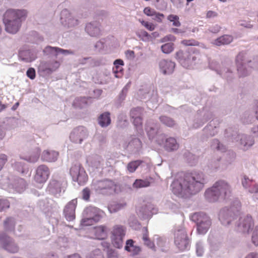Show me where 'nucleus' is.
<instances>
[{"label":"nucleus","instance_id":"obj_1","mask_svg":"<svg viewBox=\"0 0 258 258\" xmlns=\"http://www.w3.org/2000/svg\"><path fill=\"white\" fill-rule=\"evenodd\" d=\"M207 183L205 174L195 171L184 176H178L171 184L172 192L181 198H187L200 192Z\"/></svg>","mask_w":258,"mask_h":258},{"label":"nucleus","instance_id":"obj_2","mask_svg":"<svg viewBox=\"0 0 258 258\" xmlns=\"http://www.w3.org/2000/svg\"><path fill=\"white\" fill-rule=\"evenodd\" d=\"M28 14L25 9H9L4 15L3 22L6 31L11 34L16 33Z\"/></svg>","mask_w":258,"mask_h":258},{"label":"nucleus","instance_id":"obj_3","mask_svg":"<svg viewBox=\"0 0 258 258\" xmlns=\"http://www.w3.org/2000/svg\"><path fill=\"white\" fill-rule=\"evenodd\" d=\"M145 130L150 140H154L160 146L164 145L166 150L172 151L178 149L179 144L175 138H166L164 135L157 134V127L155 124L149 122L146 125Z\"/></svg>","mask_w":258,"mask_h":258},{"label":"nucleus","instance_id":"obj_4","mask_svg":"<svg viewBox=\"0 0 258 258\" xmlns=\"http://www.w3.org/2000/svg\"><path fill=\"white\" fill-rule=\"evenodd\" d=\"M231 193V188L229 184L225 180L216 182L210 188L205 192L206 199L210 202H214L220 199L228 198Z\"/></svg>","mask_w":258,"mask_h":258},{"label":"nucleus","instance_id":"obj_5","mask_svg":"<svg viewBox=\"0 0 258 258\" xmlns=\"http://www.w3.org/2000/svg\"><path fill=\"white\" fill-rule=\"evenodd\" d=\"M240 208V203L236 201L234 205L229 209L224 208L220 210L219 219L224 226H229L237 218Z\"/></svg>","mask_w":258,"mask_h":258},{"label":"nucleus","instance_id":"obj_6","mask_svg":"<svg viewBox=\"0 0 258 258\" xmlns=\"http://www.w3.org/2000/svg\"><path fill=\"white\" fill-rule=\"evenodd\" d=\"M105 213L101 210L92 206L86 208L83 212L84 218L81 221V225L88 226L97 222L105 216Z\"/></svg>","mask_w":258,"mask_h":258},{"label":"nucleus","instance_id":"obj_7","mask_svg":"<svg viewBox=\"0 0 258 258\" xmlns=\"http://www.w3.org/2000/svg\"><path fill=\"white\" fill-rule=\"evenodd\" d=\"M174 240L175 245L180 250L184 251L189 249V239L186 230L182 225L175 227Z\"/></svg>","mask_w":258,"mask_h":258},{"label":"nucleus","instance_id":"obj_8","mask_svg":"<svg viewBox=\"0 0 258 258\" xmlns=\"http://www.w3.org/2000/svg\"><path fill=\"white\" fill-rule=\"evenodd\" d=\"M92 187L99 194L109 195L116 192L117 185L111 180L105 179L93 182Z\"/></svg>","mask_w":258,"mask_h":258},{"label":"nucleus","instance_id":"obj_9","mask_svg":"<svg viewBox=\"0 0 258 258\" xmlns=\"http://www.w3.org/2000/svg\"><path fill=\"white\" fill-rule=\"evenodd\" d=\"M190 219L197 223V231L199 234H205L211 226L210 218L204 213H195L191 215Z\"/></svg>","mask_w":258,"mask_h":258},{"label":"nucleus","instance_id":"obj_10","mask_svg":"<svg viewBox=\"0 0 258 258\" xmlns=\"http://www.w3.org/2000/svg\"><path fill=\"white\" fill-rule=\"evenodd\" d=\"M176 58L184 68L189 69L197 63L199 55L188 51H179L176 53Z\"/></svg>","mask_w":258,"mask_h":258},{"label":"nucleus","instance_id":"obj_11","mask_svg":"<svg viewBox=\"0 0 258 258\" xmlns=\"http://www.w3.org/2000/svg\"><path fill=\"white\" fill-rule=\"evenodd\" d=\"M70 174L74 181L79 184H85L88 180V175L83 167L79 163L73 164L70 169Z\"/></svg>","mask_w":258,"mask_h":258},{"label":"nucleus","instance_id":"obj_12","mask_svg":"<svg viewBox=\"0 0 258 258\" xmlns=\"http://www.w3.org/2000/svg\"><path fill=\"white\" fill-rule=\"evenodd\" d=\"M125 235V228L121 225H116L112 227L111 238L113 245L120 248L123 245V240Z\"/></svg>","mask_w":258,"mask_h":258},{"label":"nucleus","instance_id":"obj_13","mask_svg":"<svg viewBox=\"0 0 258 258\" xmlns=\"http://www.w3.org/2000/svg\"><path fill=\"white\" fill-rule=\"evenodd\" d=\"M88 136V132L87 128L83 126H79L71 131L69 138L72 143L81 144Z\"/></svg>","mask_w":258,"mask_h":258},{"label":"nucleus","instance_id":"obj_14","mask_svg":"<svg viewBox=\"0 0 258 258\" xmlns=\"http://www.w3.org/2000/svg\"><path fill=\"white\" fill-rule=\"evenodd\" d=\"M254 226L251 216H245L239 218L236 224V230L241 233L248 234Z\"/></svg>","mask_w":258,"mask_h":258},{"label":"nucleus","instance_id":"obj_15","mask_svg":"<svg viewBox=\"0 0 258 258\" xmlns=\"http://www.w3.org/2000/svg\"><path fill=\"white\" fill-rule=\"evenodd\" d=\"M233 142L237 143L240 148L244 151L249 149L254 143L253 138L250 136L241 134L233 135Z\"/></svg>","mask_w":258,"mask_h":258},{"label":"nucleus","instance_id":"obj_16","mask_svg":"<svg viewBox=\"0 0 258 258\" xmlns=\"http://www.w3.org/2000/svg\"><path fill=\"white\" fill-rule=\"evenodd\" d=\"M49 175L50 170L49 168L45 165H40L35 169L33 177L34 181L37 183H44L48 179Z\"/></svg>","mask_w":258,"mask_h":258},{"label":"nucleus","instance_id":"obj_17","mask_svg":"<svg viewBox=\"0 0 258 258\" xmlns=\"http://www.w3.org/2000/svg\"><path fill=\"white\" fill-rule=\"evenodd\" d=\"M142 109L140 107L133 109L131 111L130 115L131 118L133 119V123L136 127L137 132L140 135H142L144 134V131L142 126Z\"/></svg>","mask_w":258,"mask_h":258},{"label":"nucleus","instance_id":"obj_18","mask_svg":"<svg viewBox=\"0 0 258 258\" xmlns=\"http://www.w3.org/2000/svg\"><path fill=\"white\" fill-rule=\"evenodd\" d=\"M0 243L2 247L7 252L15 253L19 250L18 243L10 237H2L0 235Z\"/></svg>","mask_w":258,"mask_h":258},{"label":"nucleus","instance_id":"obj_19","mask_svg":"<svg viewBox=\"0 0 258 258\" xmlns=\"http://www.w3.org/2000/svg\"><path fill=\"white\" fill-rule=\"evenodd\" d=\"M213 114L210 111L204 109L199 111L193 121L192 127L198 128L201 127L206 122L211 118Z\"/></svg>","mask_w":258,"mask_h":258},{"label":"nucleus","instance_id":"obj_20","mask_svg":"<svg viewBox=\"0 0 258 258\" xmlns=\"http://www.w3.org/2000/svg\"><path fill=\"white\" fill-rule=\"evenodd\" d=\"M249 63H250V61L247 62L243 59V54L239 53L237 56L236 64L239 77H244L249 74L250 69L248 64Z\"/></svg>","mask_w":258,"mask_h":258},{"label":"nucleus","instance_id":"obj_21","mask_svg":"<svg viewBox=\"0 0 258 258\" xmlns=\"http://www.w3.org/2000/svg\"><path fill=\"white\" fill-rule=\"evenodd\" d=\"M60 22L65 27H71L78 24V21L75 19L67 9L63 10L60 13Z\"/></svg>","mask_w":258,"mask_h":258},{"label":"nucleus","instance_id":"obj_22","mask_svg":"<svg viewBox=\"0 0 258 258\" xmlns=\"http://www.w3.org/2000/svg\"><path fill=\"white\" fill-rule=\"evenodd\" d=\"M43 53L46 55L50 57L55 56L59 58H60V55H68L72 53V52L69 50H65L57 47H52L50 46H46L43 50Z\"/></svg>","mask_w":258,"mask_h":258},{"label":"nucleus","instance_id":"obj_23","mask_svg":"<svg viewBox=\"0 0 258 258\" xmlns=\"http://www.w3.org/2000/svg\"><path fill=\"white\" fill-rule=\"evenodd\" d=\"M77 205V200L73 199L65 206L63 213L66 219L68 221H72L75 219V210Z\"/></svg>","mask_w":258,"mask_h":258},{"label":"nucleus","instance_id":"obj_24","mask_svg":"<svg viewBox=\"0 0 258 258\" xmlns=\"http://www.w3.org/2000/svg\"><path fill=\"white\" fill-rule=\"evenodd\" d=\"M64 181H58L55 179L52 180L48 186V191L56 197L59 196L62 190L63 189Z\"/></svg>","mask_w":258,"mask_h":258},{"label":"nucleus","instance_id":"obj_25","mask_svg":"<svg viewBox=\"0 0 258 258\" xmlns=\"http://www.w3.org/2000/svg\"><path fill=\"white\" fill-rule=\"evenodd\" d=\"M159 67L160 71L162 74L169 75L173 72L175 64L170 60L162 59L159 62Z\"/></svg>","mask_w":258,"mask_h":258},{"label":"nucleus","instance_id":"obj_26","mask_svg":"<svg viewBox=\"0 0 258 258\" xmlns=\"http://www.w3.org/2000/svg\"><path fill=\"white\" fill-rule=\"evenodd\" d=\"M59 153L51 149H47L42 152L41 155V159L46 162H54L58 157Z\"/></svg>","mask_w":258,"mask_h":258},{"label":"nucleus","instance_id":"obj_27","mask_svg":"<svg viewBox=\"0 0 258 258\" xmlns=\"http://www.w3.org/2000/svg\"><path fill=\"white\" fill-rule=\"evenodd\" d=\"M26 187V183L25 180L23 178H18L13 184L9 185V190L10 192L21 193L25 190Z\"/></svg>","mask_w":258,"mask_h":258},{"label":"nucleus","instance_id":"obj_28","mask_svg":"<svg viewBox=\"0 0 258 258\" xmlns=\"http://www.w3.org/2000/svg\"><path fill=\"white\" fill-rule=\"evenodd\" d=\"M87 162L89 164L90 171L95 172L96 170L99 171L102 168L101 158L98 155L89 157L87 159Z\"/></svg>","mask_w":258,"mask_h":258},{"label":"nucleus","instance_id":"obj_29","mask_svg":"<svg viewBox=\"0 0 258 258\" xmlns=\"http://www.w3.org/2000/svg\"><path fill=\"white\" fill-rule=\"evenodd\" d=\"M20 59L26 62H30L37 58L36 53L34 51L30 50L21 49L19 53Z\"/></svg>","mask_w":258,"mask_h":258},{"label":"nucleus","instance_id":"obj_30","mask_svg":"<svg viewBox=\"0 0 258 258\" xmlns=\"http://www.w3.org/2000/svg\"><path fill=\"white\" fill-rule=\"evenodd\" d=\"M86 32L91 36L97 37L100 34V24L98 22L94 21L86 25Z\"/></svg>","mask_w":258,"mask_h":258},{"label":"nucleus","instance_id":"obj_31","mask_svg":"<svg viewBox=\"0 0 258 258\" xmlns=\"http://www.w3.org/2000/svg\"><path fill=\"white\" fill-rule=\"evenodd\" d=\"M220 122L218 119H214L209 122L208 125L204 128V132L210 136H213L217 133V128Z\"/></svg>","mask_w":258,"mask_h":258},{"label":"nucleus","instance_id":"obj_32","mask_svg":"<svg viewBox=\"0 0 258 258\" xmlns=\"http://www.w3.org/2000/svg\"><path fill=\"white\" fill-rule=\"evenodd\" d=\"M107 228L105 226L101 225L95 227L92 233L95 238L98 239H104L107 236Z\"/></svg>","mask_w":258,"mask_h":258},{"label":"nucleus","instance_id":"obj_33","mask_svg":"<svg viewBox=\"0 0 258 258\" xmlns=\"http://www.w3.org/2000/svg\"><path fill=\"white\" fill-rule=\"evenodd\" d=\"M12 166L15 170L23 175L27 174L29 171L27 165L24 162L20 160L12 161Z\"/></svg>","mask_w":258,"mask_h":258},{"label":"nucleus","instance_id":"obj_34","mask_svg":"<svg viewBox=\"0 0 258 258\" xmlns=\"http://www.w3.org/2000/svg\"><path fill=\"white\" fill-rule=\"evenodd\" d=\"M135 242L132 239L127 240L125 246V250L130 252L132 255H136L141 251V247L134 244Z\"/></svg>","mask_w":258,"mask_h":258},{"label":"nucleus","instance_id":"obj_35","mask_svg":"<svg viewBox=\"0 0 258 258\" xmlns=\"http://www.w3.org/2000/svg\"><path fill=\"white\" fill-rule=\"evenodd\" d=\"M233 37L229 35H224L212 41V44L217 46L227 45L233 41Z\"/></svg>","mask_w":258,"mask_h":258},{"label":"nucleus","instance_id":"obj_36","mask_svg":"<svg viewBox=\"0 0 258 258\" xmlns=\"http://www.w3.org/2000/svg\"><path fill=\"white\" fill-rule=\"evenodd\" d=\"M143 237L142 239L144 241V243L148 247L151 249L152 250L155 251L156 250V246L153 242L151 241L148 237V230L147 227H144L143 228Z\"/></svg>","mask_w":258,"mask_h":258},{"label":"nucleus","instance_id":"obj_37","mask_svg":"<svg viewBox=\"0 0 258 258\" xmlns=\"http://www.w3.org/2000/svg\"><path fill=\"white\" fill-rule=\"evenodd\" d=\"M40 150L39 148H36L29 155L26 156L25 158H21L30 163L36 162L39 158Z\"/></svg>","mask_w":258,"mask_h":258},{"label":"nucleus","instance_id":"obj_38","mask_svg":"<svg viewBox=\"0 0 258 258\" xmlns=\"http://www.w3.org/2000/svg\"><path fill=\"white\" fill-rule=\"evenodd\" d=\"M154 240L156 242L157 246L160 249L163 251L166 250V248L168 244L166 238L161 237L159 235H155Z\"/></svg>","mask_w":258,"mask_h":258},{"label":"nucleus","instance_id":"obj_39","mask_svg":"<svg viewBox=\"0 0 258 258\" xmlns=\"http://www.w3.org/2000/svg\"><path fill=\"white\" fill-rule=\"evenodd\" d=\"M150 181L148 179H137L133 183L132 187L134 189L145 188L149 187L150 185Z\"/></svg>","mask_w":258,"mask_h":258},{"label":"nucleus","instance_id":"obj_40","mask_svg":"<svg viewBox=\"0 0 258 258\" xmlns=\"http://www.w3.org/2000/svg\"><path fill=\"white\" fill-rule=\"evenodd\" d=\"M111 122L110 114L108 112H105L99 116L98 123L102 127H106Z\"/></svg>","mask_w":258,"mask_h":258},{"label":"nucleus","instance_id":"obj_41","mask_svg":"<svg viewBox=\"0 0 258 258\" xmlns=\"http://www.w3.org/2000/svg\"><path fill=\"white\" fill-rule=\"evenodd\" d=\"M89 98L86 97H77L75 98L73 103V105L75 108H82L86 106L88 103Z\"/></svg>","mask_w":258,"mask_h":258},{"label":"nucleus","instance_id":"obj_42","mask_svg":"<svg viewBox=\"0 0 258 258\" xmlns=\"http://www.w3.org/2000/svg\"><path fill=\"white\" fill-rule=\"evenodd\" d=\"M59 66L60 63L58 61H53L46 63L44 70L48 73H52L55 71L59 68Z\"/></svg>","mask_w":258,"mask_h":258},{"label":"nucleus","instance_id":"obj_43","mask_svg":"<svg viewBox=\"0 0 258 258\" xmlns=\"http://www.w3.org/2000/svg\"><path fill=\"white\" fill-rule=\"evenodd\" d=\"M15 222L13 218H8L4 221V229L8 232L13 231Z\"/></svg>","mask_w":258,"mask_h":258},{"label":"nucleus","instance_id":"obj_44","mask_svg":"<svg viewBox=\"0 0 258 258\" xmlns=\"http://www.w3.org/2000/svg\"><path fill=\"white\" fill-rule=\"evenodd\" d=\"M125 206L126 204L124 203L111 204L108 207V210L110 213H116L123 209Z\"/></svg>","mask_w":258,"mask_h":258},{"label":"nucleus","instance_id":"obj_45","mask_svg":"<svg viewBox=\"0 0 258 258\" xmlns=\"http://www.w3.org/2000/svg\"><path fill=\"white\" fill-rule=\"evenodd\" d=\"M142 147V143L139 139L133 138L130 141L127 147L131 149L135 148L139 149Z\"/></svg>","mask_w":258,"mask_h":258},{"label":"nucleus","instance_id":"obj_46","mask_svg":"<svg viewBox=\"0 0 258 258\" xmlns=\"http://www.w3.org/2000/svg\"><path fill=\"white\" fill-rule=\"evenodd\" d=\"M142 163V161L141 160H136L130 162L126 167L127 171L130 173L134 172Z\"/></svg>","mask_w":258,"mask_h":258},{"label":"nucleus","instance_id":"obj_47","mask_svg":"<svg viewBox=\"0 0 258 258\" xmlns=\"http://www.w3.org/2000/svg\"><path fill=\"white\" fill-rule=\"evenodd\" d=\"M114 67L113 68L114 74H121L122 73V66L123 65V61L121 59H116L114 61Z\"/></svg>","mask_w":258,"mask_h":258},{"label":"nucleus","instance_id":"obj_48","mask_svg":"<svg viewBox=\"0 0 258 258\" xmlns=\"http://www.w3.org/2000/svg\"><path fill=\"white\" fill-rule=\"evenodd\" d=\"M161 49L163 53L169 54L174 50V44L172 42L166 43L161 46Z\"/></svg>","mask_w":258,"mask_h":258},{"label":"nucleus","instance_id":"obj_49","mask_svg":"<svg viewBox=\"0 0 258 258\" xmlns=\"http://www.w3.org/2000/svg\"><path fill=\"white\" fill-rule=\"evenodd\" d=\"M211 147L213 149H217L221 152L226 151V147L223 144H220L219 141L217 139H214L212 141L211 143Z\"/></svg>","mask_w":258,"mask_h":258},{"label":"nucleus","instance_id":"obj_50","mask_svg":"<svg viewBox=\"0 0 258 258\" xmlns=\"http://www.w3.org/2000/svg\"><path fill=\"white\" fill-rule=\"evenodd\" d=\"M160 121L166 126L171 127L175 124V121L171 118L166 116H161L159 118Z\"/></svg>","mask_w":258,"mask_h":258},{"label":"nucleus","instance_id":"obj_51","mask_svg":"<svg viewBox=\"0 0 258 258\" xmlns=\"http://www.w3.org/2000/svg\"><path fill=\"white\" fill-rule=\"evenodd\" d=\"M218 73L223 78L226 79L231 78L232 75V72L227 68H223L221 70L218 71Z\"/></svg>","mask_w":258,"mask_h":258},{"label":"nucleus","instance_id":"obj_52","mask_svg":"<svg viewBox=\"0 0 258 258\" xmlns=\"http://www.w3.org/2000/svg\"><path fill=\"white\" fill-rule=\"evenodd\" d=\"M167 20L171 22H172V25L175 27H179L181 25V23L179 22V17L175 15H169L167 17Z\"/></svg>","mask_w":258,"mask_h":258},{"label":"nucleus","instance_id":"obj_53","mask_svg":"<svg viewBox=\"0 0 258 258\" xmlns=\"http://www.w3.org/2000/svg\"><path fill=\"white\" fill-rule=\"evenodd\" d=\"M140 216L142 217L143 219L149 218L151 216V213L149 209L146 208H142L138 212Z\"/></svg>","mask_w":258,"mask_h":258},{"label":"nucleus","instance_id":"obj_54","mask_svg":"<svg viewBox=\"0 0 258 258\" xmlns=\"http://www.w3.org/2000/svg\"><path fill=\"white\" fill-rule=\"evenodd\" d=\"M137 36L143 41H148L150 40V35L145 30H142L137 32Z\"/></svg>","mask_w":258,"mask_h":258},{"label":"nucleus","instance_id":"obj_55","mask_svg":"<svg viewBox=\"0 0 258 258\" xmlns=\"http://www.w3.org/2000/svg\"><path fill=\"white\" fill-rule=\"evenodd\" d=\"M205 252V247L202 241H199L196 244V253L198 256H203Z\"/></svg>","mask_w":258,"mask_h":258},{"label":"nucleus","instance_id":"obj_56","mask_svg":"<svg viewBox=\"0 0 258 258\" xmlns=\"http://www.w3.org/2000/svg\"><path fill=\"white\" fill-rule=\"evenodd\" d=\"M252 182V180L250 179L248 177L244 176L243 178L242 179V184L243 186L246 188L248 189L249 190L250 188H251L253 185H251V183Z\"/></svg>","mask_w":258,"mask_h":258},{"label":"nucleus","instance_id":"obj_57","mask_svg":"<svg viewBox=\"0 0 258 258\" xmlns=\"http://www.w3.org/2000/svg\"><path fill=\"white\" fill-rule=\"evenodd\" d=\"M251 241L255 246H258V226L254 228L252 233Z\"/></svg>","mask_w":258,"mask_h":258},{"label":"nucleus","instance_id":"obj_58","mask_svg":"<svg viewBox=\"0 0 258 258\" xmlns=\"http://www.w3.org/2000/svg\"><path fill=\"white\" fill-rule=\"evenodd\" d=\"M181 43L185 46H197L199 42L194 39L183 40L181 41Z\"/></svg>","mask_w":258,"mask_h":258},{"label":"nucleus","instance_id":"obj_59","mask_svg":"<svg viewBox=\"0 0 258 258\" xmlns=\"http://www.w3.org/2000/svg\"><path fill=\"white\" fill-rule=\"evenodd\" d=\"M10 207V203L7 200H0V211L5 210L9 208Z\"/></svg>","mask_w":258,"mask_h":258},{"label":"nucleus","instance_id":"obj_60","mask_svg":"<svg viewBox=\"0 0 258 258\" xmlns=\"http://www.w3.org/2000/svg\"><path fill=\"white\" fill-rule=\"evenodd\" d=\"M90 196V191L88 188H84L82 191V198L86 201L89 199Z\"/></svg>","mask_w":258,"mask_h":258},{"label":"nucleus","instance_id":"obj_61","mask_svg":"<svg viewBox=\"0 0 258 258\" xmlns=\"http://www.w3.org/2000/svg\"><path fill=\"white\" fill-rule=\"evenodd\" d=\"M164 18V16L163 14L157 13L156 12L155 13V14L153 16V19L157 21L158 22H161Z\"/></svg>","mask_w":258,"mask_h":258},{"label":"nucleus","instance_id":"obj_62","mask_svg":"<svg viewBox=\"0 0 258 258\" xmlns=\"http://www.w3.org/2000/svg\"><path fill=\"white\" fill-rule=\"evenodd\" d=\"M8 160L7 156L5 154H0V170L3 168Z\"/></svg>","mask_w":258,"mask_h":258},{"label":"nucleus","instance_id":"obj_63","mask_svg":"<svg viewBox=\"0 0 258 258\" xmlns=\"http://www.w3.org/2000/svg\"><path fill=\"white\" fill-rule=\"evenodd\" d=\"M155 11L149 7L145 8L144 10V13L148 16L153 17L155 14Z\"/></svg>","mask_w":258,"mask_h":258},{"label":"nucleus","instance_id":"obj_64","mask_svg":"<svg viewBox=\"0 0 258 258\" xmlns=\"http://www.w3.org/2000/svg\"><path fill=\"white\" fill-rule=\"evenodd\" d=\"M27 76L31 79H34L35 77V71L33 68H29L27 71Z\"/></svg>","mask_w":258,"mask_h":258}]
</instances>
